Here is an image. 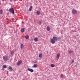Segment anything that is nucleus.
I'll list each match as a JSON object with an SVG mask.
<instances>
[{
    "label": "nucleus",
    "instance_id": "nucleus-1",
    "mask_svg": "<svg viewBox=\"0 0 80 80\" xmlns=\"http://www.w3.org/2000/svg\"><path fill=\"white\" fill-rule=\"evenodd\" d=\"M3 58L4 61H7L8 60V56H4L3 57Z\"/></svg>",
    "mask_w": 80,
    "mask_h": 80
},
{
    "label": "nucleus",
    "instance_id": "nucleus-2",
    "mask_svg": "<svg viewBox=\"0 0 80 80\" xmlns=\"http://www.w3.org/2000/svg\"><path fill=\"white\" fill-rule=\"evenodd\" d=\"M9 11L10 12L12 13V14H15V12H14V10H13V8H10Z\"/></svg>",
    "mask_w": 80,
    "mask_h": 80
},
{
    "label": "nucleus",
    "instance_id": "nucleus-3",
    "mask_svg": "<svg viewBox=\"0 0 80 80\" xmlns=\"http://www.w3.org/2000/svg\"><path fill=\"white\" fill-rule=\"evenodd\" d=\"M72 13L73 14H74V15H77V11H76L75 9H73L72 11Z\"/></svg>",
    "mask_w": 80,
    "mask_h": 80
},
{
    "label": "nucleus",
    "instance_id": "nucleus-4",
    "mask_svg": "<svg viewBox=\"0 0 80 80\" xmlns=\"http://www.w3.org/2000/svg\"><path fill=\"white\" fill-rule=\"evenodd\" d=\"M53 39L55 41H58V39L60 40V39L59 38H57L56 37L54 36L53 37Z\"/></svg>",
    "mask_w": 80,
    "mask_h": 80
},
{
    "label": "nucleus",
    "instance_id": "nucleus-5",
    "mask_svg": "<svg viewBox=\"0 0 80 80\" xmlns=\"http://www.w3.org/2000/svg\"><path fill=\"white\" fill-rule=\"evenodd\" d=\"M60 53H58L57 54V58H56V59L57 60H58L59 59V58H60Z\"/></svg>",
    "mask_w": 80,
    "mask_h": 80
},
{
    "label": "nucleus",
    "instance_id": "nucleus-6",
    "mask_svg": "<svg viewBox=\"0 0 80 80\" xmlns=\"http://www.w3.org/2000/svg\"><path fill=\"white\" fill-rule=\"evenodd\" d=\"M22 63V61L21 60L18 61L17 63V65L18 66H20L21 63Z\"/></svg>",
    "mask_w": 80,
    "mask_h": 80
},
{
    "label": "nucleus",
    "instance_id": "nucleus-7",
    "mask_svg": "<svg viewBox=\"0 0 80 80\" xmlns=\"http://www.w3.org/2000/svg\"><path fill=\"white\" fill-rule=\"evenodd\" d=\"M50 42L52 44H54L55 43V41L53 39H51L50 40Z\"/></svg>",
    "mask_w": 80,
    "mask_h": 80
},
{
    "label": "nucleus",
    "instance_id": "nucleus-8",
    "mask_svg": "<svg viewBox=\"0 0 80 80\" xmlns=\"http://www.w3.org/2000/svg\"><path fill=\"white\" fill-rule=\"evenodd\" d=\"M28 71H29V72H33L34 71L32 69H30L29 68H28Z\"/></svg>",
    "mask_w": 80,
    "mask_h": 80
},
{
    "label": "nucleus",
    "instance_id": "nucleus-9",
    "mask_svg": "<svg viewBox=\"0 0 80 80\" xmlns=\"http://www.w3.org/2000/svg\"><path fill=\"white\" fill-rule=\"evenodd\" d=\"M25 28H24L21 30V32H22V33H23V32H25Z\"/></svg>",
    "mask_w": 80,
    "mask_h": 80
},
{
    "label": "nucleus",
    "instance_id": "nucleus-10",
    "mask_svg": "<svg viewBox=\"0 0 80 80\" xmlns=\"http://www.w3.org/2000/svg\"><path fill=\"white\" fill-rule=\"evenodd\" d=\"M9 71L10 72H12V71H13V69H12V67L11 66L9 67Z\"/></svg>",
    "mask_w": 80,
    "mask_h": 80
},
{
    "label": "nucleus",
    "instance_id": "nucleus-11",
    "mask_svg": "<svg viewBox=\"0 0 80 80\" xmlns=\"http://www.w3.org/2000/svg\"><path fill=\"white\" fill-rule=\"evenodd\" d=\"M32 8H33V7H32V6H31L30 7L29 9V10H28L29 12H30V11H32Z\"/></svg>",
    "mask_w": 80,
    "mask_h": 80
},
{
    "label": "nucleus",
    "instance_id": "nucleus-12",
    "mask_svg": "<svg viewBox=\"0 0 80 80\" xmlns=\"http://www.w3.org/2000/svg\"><path fill=\"white\" fill-rule=\"evenodd\" d=\"M68 53L69 54H71V53H72V54H73V51H71V50L69 51H68Z\"/></svg>",
    "mask_w": 80,
    "mask_h": 80
},
{
    "label": "nucleus",
    "instance_id": "nucleus-13",
    "mask_svg": "<svg viewBox=\"0 0 80 80\" xmlns=\"http://www.w3.org/2000/svg\"><path fill=\"white\" fill-rule=\"evenodd\" d=\"M41 13V12H40V11H37L36 12V13L38 15H40Z\"/></svg>",
    "mask_w": 80,
    "mask_h": 80
},
{
    "label": "nucleus",
    "instance_id": "nucleus-14",
    "mask_svg": "<svg viewBox=\"0 0 80 80\" xmlns=\"http://www.w3.org/2000/svg\"><path fill=\"white\" fill-rule=\"evenodd\" d=\"M47 31H50V28L49 26H48L47 28Z\"/></svg>",
    "mask_w": 80,
    "mask_h": 80
},
{
    "label": "nucleus",
    "instance_id": "nucleus-15",
    "mask_svg": "<svg viewBox=\"0 0 80 80\" xmlns=\"http://www.w3.org/2000/svg\"><path fill=\"white\" fill-rule=\"evenodd\" d=\"M38 67V65L37 64H34V65L32 66L33 68H36Z\"/></svg>",
    "mask_w": 80,
    "mask_h": 80
},
{
    "label": "nucleus",
    "instance_id": "nucleus-16",
    "mask_svg": "<svg viewBox=\"0 0 80 80\" xmlns=\"http://www.w3.org/2000/svg\"><path fill=\"white\" fill-rule=\"evenodd\" d=\"M34 40L35 42H38V39L37 38H36L34 39Z\"/></svg>",
    "mask_w": 80,
    "mask_h": 80
},
{
    "label": "nucleus",
    "instance_id": "nucleus-17",
    "mask_svg": "<svg viewBox=\"0 0 80 80\" xmlns=\"http://www.w3.org/2000/svg\"><path fill=\"white\" fill-rule=\"evenodd\" d=\"M42 56H43V54H42V53H41L39 54V57H40V58H42Z\"/></svg>",
    "mask_w": 80,
    "mask_h": 80
},
{
    "label": "nucleus",
    "instance_id": "nucleus-18",
    "mask_svg": "<svg viewBox=\"0 0 80 80\" xmlns=\"http://www.w3.org/2000/svg\"><path fill=\"white\" fill-rule=\"evenodd\" d=\"M25 38L26 40L28 39V38H29V36H28V35H26L25 36Z\"/></svg>",
    "mask_w": 80,
    "mask_h": 80
},
{
    "label": "nucleus",
    "instance_id": "nucleus-19",
    "mask_svg": "<svg viewBox=\"0 0 80 80\" xmlns=\"http://www.w3.org/2000/svg\"><path fill=\"white\" fill-rule=\"evenodd\" d=\"M13 54H14V52L13 51L11 52V55H12V56H13Z\"/></svg>",
    "mask_w": 80,
    "mask_h": 80
},
{
    "label": "nucleus",
    "instance_id": "nucleus-20",
    "mask_svg": "<svg viewBox=\"0 0 80 80\" xmlns=\"http://www.w3.org/2000/svg\"><path fill=\"white\" fill-rule=\"evenodd\" d=\"M51 67H55V65L53 64H51L50 65Z\"/></svg>",
    "mask_w": 80,
    "mask_h": 80
},
{
    "label": "nucleus",
    "instance_id": "nucleus-21",
    "mask_svg": "<svg viewBox=\"0 0 80 80\" xmlns=\"http://www.w3.org/2000/svg\"><path fill=\"white\" fill-rule=\"evenodd\" d=\"M20 47L21 49H22V48L23 47V44H21Z\"/></svg>",
    "mask_w": 80,
    "mask_h": 80
},
{
    "label": "nucleus",
    "instance_id": "nucleus-22",
    "mask_svg": "<svg viewBox=\"0 0 80 80\" xmlns=\"http://www.w3.org/2000/svg\"><path fill=\"white\" fill-rule=\"evenodd\" d=\"M2 67L3 68H7V66L6 65H4Z\"/></svg>",
    "mask_w": 80,
    "mask_h": 80
},
{
    "label": "nucleus",
    "instance_id": "nucleus-23",
    "mask_svg": "<svg viewBox=\"0 0 80 80\" xmlns=\"http://www.w3.org/2000/svg\"><path fill=\"white\" fill-rule=\"evenodd\" d=\"M63 78V74L61 75V78Z\"/></svg>",
    "mask_w": 80,
    "mask_h": 80
},
{
    "label": "nucleus",
    "instance_id": "nucleus-24",
    "mask_svg": "<svg viewBox=\"0 0 80 80\" xmlns=\"http://www.w3.org/2000/svg\"><path fill=\"white\" fill-rule=\"evenodd\" d=\"M3 13V11L2 10H0V14H2Z\"/></svg>",
    "mask_w": 80,
    "mask_h": 80
},
{
    "label": "nucleus",
    "instance_id": "nucleus-25",
    "mask_svg": "<svg viewBox=\"0 0 80 80\" xmlns=\"http://www.w3.org/2000/svg\"><path fill=\"white\" fill-rule=\"evenodd\" d=\"M74 62V60H72V62H71V63H73Z\"/></svg>",
    "mask_w": 80,
    "mask_h": 80
},
{
    "label": "nucleus",
    "instance_id": "nucleus-26",
    "mask_svg": "<svg viewBox=\"0 0 80 80\" xmlns=\"http://www.w3.org/2000/svg\"><path fill=\"white\" fill-rule=\"evenodd\" d=\"M41 23H42V22H41V21H40L39 22V24H40V25H41Z\"/></svg>",
    "mask_w": 80,
    "mask_h": 80
},
{
    "label": "nucleus",
    "instance_id": "nucleus-27",
    "mask_svg": "<svg viewBox=\"0 0 80 80\" xmlns=\"http://www.w3.org/2000/svg\"><path fill=\"white\" fill-rule=\"evenodd\" d=\"M37 61H35L34 62V63H37Z\"/></svg>",
    "mask_w": 80,
    "mask_h": 80
},
{
    "label": "nucleus",
    "instance_id": "nucleus-28",
    "mask_svg": "<svg viewBox=\"0 0 80 80\" xmlns=\"http://www.w3.org/2000/svg\"><path fill=\"white\" fill-rule=\"evenodd\" d=\"M2 1H4V0H2Z\"/></svg>",
    "mask_w": 80,
    "mask_h": 80
},
{
    "label": "nucleus",
    "instance_id": "nucleus-29",
    "mask_svg": "<svg viewBox=\"0 0 80 80\" xmlns=\"http://www.w3.org/2000/svg\"><path fill=\"white\" fill-rule=\"evenodd\" d=\"M23 80H25V79H23Z\"/></svg>",
    "mask_w": 80,
    "mask_h": 80
},
{
    "label": "nucleus",
    "instance_id": "nucleus-30",
    "mask_svg": "<svg viewBox=\"0 0 80 80\" xmlns=\"http://www.w3.org/2000/svg\"><path fill=\"white\" fill-rule=\"evenodd\" d=\"M10 0V1H12V0Z\"/></svg>",
    "mask_w": 80,
    "mask_h": 80
},
{
    "label": "nucleus",
    "instance_id": "nucleus-31",
    "mask_svg": "<svg viewBox=\"0 0 80 80\" xmlns=\"http://www.w3.org/2000/svg\"><path fill=\"white\" fill-rule=\"evenodd\" d=\"M2 70H4V69H2Z\"/></svg>",
    "mask_w": 80,
    "mask_h": 80
}]
</instances>
